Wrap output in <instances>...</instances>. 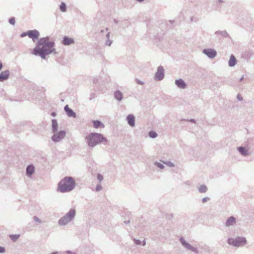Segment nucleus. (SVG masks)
Wrapping results in <instances>:
<instances>
[{"instance_id": "nucleus-28", "label": "nucleus", "mask_w": 254, "mask_h": 254, "mask_svg": "<svg viewBox=\"0 0 254 254\" xmlns=\"http://www.w3.org/2000/svg\"><path fill=\"white\" fill-rule=\"evenodd\" d=\"M10 237L11 238V239L13 241H15L17 240V239L19 237V235H11L10 236Z\"/></svg>"}, {"instance_id": "nucleus-2", "label": "nucleus", "mask_w": 254, "mask_h": 254, "mask_svg": "<svg viewBox=\"0 0 254 254\" xmlns=\"http://www.w3.org/2000/svg\"><path fill=\"white\" fill-rule=\"evenodd\" d=\"M76 187L74 179L71 177H65L58 183L57 190L64 193L72 191Z\"/></svg>"}, {"instance_id": "nucleus-18", "label": "nucleus", "mask_w": 254, "mask_h": 254, "mask_svg": "<svg viewBox=\"0 0 254 254\" xmlns=\"http://www.w3.org/2000/svg\"><path fill=\"white\" fill-rule=\"evenodd\" d=\"M93 124L94 127L96 128H99V127H101V128L104 127V124L99 121H93Z\"/></svg>"}, {"instance_id": "nucleus-40", "label": "nucleus", "mask_w": 254, "mask_h": 254, "mask_svg": "<svg viewBox=\"0 0 254 254\" xmlns=\"http://www.w3.org/2000/svg\"><path fill=\"white\" fill-rule=\"evenodd\" d=\"M146 245V242L145 241H143V243H142V245L143 246H145Z\"/></svg>"}, {"instance_id": "nucleus-5", "label": "nucleus", "mask_w": 254, "mask_h": 254, "mask_svg": "<svg viewBox=\"0 0 254 254\" xmlns=\"http://www.w3.org/2000/svg\"><path fill=\"white\" fill-rule=\"evenodd\" d=\"M227 242L230 245L239 247L245 245L247 243V240L244 237H238L235 239L228 238Z\"/></svg>"}, {"instance_id": "nucleus-44", "label": "nucleus", "mask_w": 254, "mask_h": 254, "mask_svg": "<svg viewBox=\"0 0 254 254\" xmlns=\"http://www.w3.org/2000/svg\"><path fill=\"white\" fill-rule=\"evenodd\" d=\"M137 1H143V0H137Z\"/></svg>"}, {"instance_id": "nucleus-42", "label": "nucleus", "mask_w": 254, "mask_h": 254, "mask_svg": "<svg viewBox=\"0 0 254 254\" xmlns=\"http://www.w3.org/2000/svg\"><path fill=\"white\" fill-rule=\"evenodd\" d=\"M237 97H238V98L239 100H241V99H242V98H240V95H238Z\"/></svg>"}, {"instance_id": "nucleus-3", "label": "nucleus", "mask_w": 254, "mask_h": 254, "mask_svg": "<svg viewBox=\"0 0 254 254\" xmlns=\"http://www.w3.org/2000/svg\"><path fill=\"white\" fill-rule=\"evenodd\" d=\"M86 139L88 145L91 147L104 141H106V139L101 134L96 133L89 134L86 137Z\"/></svg>"}, {"instance_id": "nucleus-37", "label": "nucleus", "mask_w": 254, "mask_h": 254, "mask_svg": "<svg viewBox=\"0 0 254 254\" xmlns=\"http://www.w3.org/2000/svg\"><path fill=\"white\" fill-rule=\"evenodd\" d=\"M27 36V32L26 33H22L21 35V37H24V36Z\"/></svg>"}, {"instance_id": "nucleus-4", "label": "nucleus", "mask_w": 254, "mask_h": 254, "mask_svg": "<svg viewBox=\"0 0 254 254\" xmlns=\"http://www.w3.org/2000/svg\"><path fill=\"white\" fill-rule=\"evenodd\" d=\"M76 214L75 209H70L69 211L64 216L62 217L58 221V224L60 226H65L70 222L74 218Z\"/></svg>"}, {"instance_id": "nucleus-21", "label": "nucleus", "mask_w": 254, "mask_h": 254, "mask_svg": "<svg viewBox=\"0 0 254 254\" xmlns=\"http://www.w3.org/2000/svg\"><path fill=\"white\" fill-rule=\"evenodd\" d=\"M58 125L56 120H52V128L54 132H56L58 130Z\"/></svg>"}, {"instance_id": "nucleus-39", "label": "nucleus", "mask_w": 254, "mask_h": 254, "mask_svg": "<svg viewBox=\"0 0 254 254\" xmlns=\"http://www.w3.org/2000/svg\"><path fill=\"white\" fill-rule=\"evenodd\" d=\"M2 67V64L1 62H0V70L1 69Z\"/></svg>"}, {"instance_id": "nucleus-35", "label": "nucleus", "mask_w": 254, "mask_h": 254, "mask_svg": "<svg viewBox=\"0 0 254 254\" xmlns=\"http://www.w3.org/2000/svg\"><path fill=\"white\" fill-rule=\"evenodd\" d=\"M5 252V249L4 247L0 246V254L4 253Z\"/></svg>"}, {"instance_id": "nucleus-15", "label": "nucleus", "mask_w": 254, "mask_h": 254, "mask_svg": "<svg viewBox=\"0 0 254 254\" xmlns=\"http://www.w3.org/2000/svg\"><path fill=\"white\" fill-rule=\"evenodd\" d=\"M64 110L69 117H75V113L68 107V105L65 106Z\"/></svg>"}, {"instance_id": "nucleus-22", "label": "nucleus", "mask_w": 254, "mask_h": 254, "mask_svg": "<svg viewBox=\"0 0 254 254\" xmlns=\"http://www.w3.org/2000/svg\"><path fill=\"white\" fill-rule=\"evenodd\" d=\"M239 151L243 155H247L248 154V150L243 147H240L238 148Z\"/></svg>"}, {"instance_id": "nucleus-17", "label": "nucleus", "mask_w": 254, "mask_h": 254, "mask_svg": "<svg viewBox=\"0 0 254 254\" xmlns=\"http://www.w3.org/2000/svg\"><path fill=\"white\" fill-rule=\"evenodd\" d=\"M175 83L181 88H185L186 87V84L182 79L176 80Z\"/></svg>"}, {"instance_id": "nucleus-29", "label": "nucleus", "mask_w": 254, "mask_h": 254, "mask_svg": "<svg viewBox=\"0 0 254 254\" xmlns=\"http://www.w3.org/2000/svg\"><path fill=\"white\" fill-rule=\"evenodd\" d=\"M149 135L150 137L154 138L157 136V133L155 131H150L149 133Z\"/></svg>"}, {"instance_id": "nucleus-14", "label": "nucleus", "mask_w": 254, "mask_h": 254, "mask_svg": "<svg viewBox=\"0 0 254 254\" xmlns=\"http://www.w3.org/2000/svg\"><path fill=\"white\" fill-rule=\"evenodd\" d=\"M73 39L66 36L64 37L63 43L64 45H69L74 43Z\"/></svg>"}, {"instance_id": "nucleus-12", "label": "nucleus", "mask_w": 254, "mask_h": 254, "mask_svg": "<svg viewBox=\"0 0 254 254\" xmlns=\"http://www.w3.org/2000/svg\"><path fill=\"white\" fill-rule=\"evenodd\" d=\"M35 171V167L33 165H28L26 170V174L28 177H31Z\"/></svg>"}, {"instance_id": "nucleus-13", "label": "nucleus", "mask_w": 254, "mask_h": 254, "mask_svg": "<svg viewBox=\"0 0 254 254\" xmlns=\"http://www.w3.org/2000/svg\"><path fill=\"white\" fill-rule=\"evenodd\" d=\"M9 75V72L8 70H5L1 72L0 73V81H2L8 79Z\"/></svg>"}, {"instance_id": "nucleus-8", "label": "nucleus", "mask_w": 254, "mask_h": 254, "mask_svg": "<svg viewBox=\"0 0 254 254\" xmlns=\"http://www.w3.org/2000/svg\"><path fill=\"white\" fill-rule=\"evenodd\" d=\"M27 36L32 39V40L34 41L36 39H37L39 36V33L36 30H29L27 32Z\"/></svg>"}, {"instance_id": "nucleus-23", "label": "nucleus", "mask_w": 254, "mask_h": 254, "mask_svg": "<svg viewBox=\"0 0 254 254\" xmlns=\"http://www.w3.org/2000/svg\"><path fill=\"white\" fill-rule=\"evenodd\" d=\"M115 97L117 100L120 101L123 98L122 93L120 91H116L115 93Z\"/></svg>"}, {"instance_id": "nucleus-19", "label": "nucleus", "mask_w": 254, "mask_h": 254, "mask_svg": "<svg viewBox=\"0 0 254 254\" xmlns=\"http://www.w3.org/2000/svg\"><path fill=\"white\" fill-rule=\"evenodd\" d=\"M198 190L200 193H205L207 191L208 188L205 185H201L198 187Z\"/></svg>"}, {"instance_id": "nucleus-6", "label": "nucleus", "mask_w": 254, "mask_h": 254, "mask_svg": "<svg viewBox=\"0 0 254 254\" xmlns=\"http://www.w3.org/2000/svg\"><path fill=\"white\" fill-rule=\"evenodd\" d=\"M180 241L182 244V245L187 250L190 251L196 254H198V251L197 248L194 247L190 245L189 243H188L183 237H181L180 238Z\"/></svg>"}, {"instance_id": "nucleus-31", "label": "nucleus", "mask_w": 254, "mask_h": 254, "mask_svg": "<svg viewBox=\"0 0 254 254\" xmlns=\"http://www.w3.org/2000/svg\"><path fill=\"white\" fill-rule=\"evenodd\" d=\"M97 179L100 181V182H101L103 180V176L100 174H98Z\"/></svg>"}, {"instance_id": "nucleus-27", "label": "nucleus", "mask_w": 254, "mask_h": 254, "mask_svg": "<svg viewBox=\"0 0 254 254\" xmlns=\"http://www.w3.org/2000/svg\"><path fill=\"white\" fill-rule=\"evenodd\" d=\"M33 220L35 222L38 223L39 224H41L42 223V220L36 216L33 217Z\"/></svg>"}, {"instance_id": "nucleus-30", "label": "nucleus", "mask_w": 254, "mask_h": 254, "mask_svg": "<svg viewBox=\"0 0 254 254\" xmlns=\"http://www.w3.org/2000/svg\"><path fill=\"white\" fill-rule=\"evenodd\" d=\"M102 189H103L102 186H101V185L100 184H99L96 186L95 190H96V191H99L101 190H102Z\"/></svg>"}, {"instance_id": "nucleus-9", "label": "nucleus", "mask_w": 254, "mask_h": 254, "mask_svg": "<svg viewBox=\"0 0 254 254\" xmlns=\"http://www.w3.org/2000/svg\"><path fill=\"white\" fill-rule=\"evenodd\" d=\"M236 223V219L234 216L228 218L225 222V226L227 227L234 226Z\"/></svg>"}, {"instance_id": "nucleus-34", "label": "nucleus", "mask_w": 254, "mask_h": 254, "mask_svg": "<svg viewBox=\"0 0 254 254\" xmlns=\"http://www.w3.org/2000/svg\"><path fill=\"white\" fill-rule=\"evenodd\" d=\"M210 199V198L208 197H205L202 199V203H205L206 201L209 200Z\"/></svg>"}, {"instance_id": "nucleus-32", "label": "nucleus", "mask_w": 254, "mask_h": 254, "mask_svg": "<svg viewBox=\"0 0 254 254\" xmlns=\"http://www.w3.org/2000/svg\"><path fill=\"white\" fill-rule=\"evenodd\" d=\"M9 22L11 24L14 25L15 22V18H14V17H12V18H11L9 20Z\"/></svg>"}, {"instance_id": "nucleus-38", "label": "nucleus", "mask_w": 254, "mask_h": 254, "mask_svg": "<svg viewBox=\"0 0 254 254\" xmlns=\"http://www.w3.org/2000/svg\"><path fill=\"white\" fill-rule=\"evenodd\" d=\"M130 223V221L129 220H127V221H124V223L126 224H128Z\"/></svg>"}, {"instance_id": "nucleus-24", "label": "nucleus", "mask_w": 254, "mask_h": 254, "mask_svg": "<svg viewBox=\"0 0 254 254\" xmlns=\"http://www.w3.org/2000/svg\"><path fill=\"white\" fill-rule=\"evenodd\" d=\"M60 9L62 11L64 12L66 10V5L64 2H62L60 5Z\"/></svg>"}, {"instance_id": "nucleus-7", "label": "nucleus", "mask_w": 254, "mask_h": 254, "mask_svg": "<svg viewBox=\"0 0 254 254\" xmlns=\"http://www.w3.org/2000/svg\"><path fill=\"white\" fill-rule=\"evenodd\" d=\"M65 135L64 131H60V132L54 133L52 136V139L56 142L60 141L62 139L64 138Z\"/></svg>"}, {"instance_id": "nucleus-36", "label": "nucleus", "mask_w": 254, "mask_h": 254, "mask_svg": "<svg viewBox=\"0 0 254 254\" xmlns=\"http://www.w3.org/2000/svg\"><path fill=\"white\" fill-rule=\"evenodd\" d=\"M66 253L68 254H76L75 253H74L71 251H67Z\"/></svg>"}, {"instance_id": "nucleus-33", "label": "nucleus", "mask_w": 254, "mask_h": 254, "mask_svg": "<svg viewBox=\"0 0 254 254\" xmlns=\"http://www.w3.org/2000/svg\"><path fill=\"white\" fill-rule=\"evenodd\" d=\"M133 241H134V243H135L136 245H140L141 244V241H140L139 240L133 239Z\"/></svg>"}, {"instance_id": "nucleus-43", "label": "nucleus", "mask_w": 254, "mask_h": 254, "mask_svg": "<svg viewBox=\"0 0 254 254\" xmlns=\"http://www.w3.org/2000/svg\"><path fill=\"white\" fill-rule=\"evenodd\" d=\"M52 115L53 116H56V113H53L52 114Z\"/></svg>"}, {"instance_id": "nucleus-1", "label": "nucleus", "mask_w": 254, "mask_h": 254, "mask_svg": "<svg viewBox=\"0 0 254 254\" xmlns=\"http://www.w3.org/2000/svg\"><path fill=\"white\" fill-rule=\"evenodd\" d=\"M54 43L50 40L49 37L41 38L35 48L32 50V54L39 55L42 58L45 59L46 56L52 53H56L54 48Z\"/></svg>"}, {"instance_id": "nucleus-11", "label": "nucleus", "mask_w": 254, "mask_h": 254, "mask_svg": "<svg viewBox=\"0 0 254 254\" xmlns=\"http://www.w3.org/2000/svg\"><path fill=\"white\" fill-rule=\"evenodd\" d=\"M203 53L211 58H214L216 55L215 51L212 49L204 50Z\"/></svg>"}, {"instance_id": "nucleus-25", "label": "nucleus", "mask_w": 254, "mask_h": 254, "mask_svg": "<svg viewBox=\"0 0 254 254\" xmlns=\"http://www.w3.org/2000/svg\"><path fill=\"white\" fill-rule=\"evenodd\" d=\"M154 165L157 166L158 168H159L160 169H162L164 168V165H163V163H160V162H155L154 163Z\"/></svg>"}, {"instance_id": "nucleus-41", "label": "nucleus", "mask_w": 254, "mask_h": 254, "mask_svg": "<svg viewBox=\"0 0 254 254\" xmlns=\"http://www.w3.org/2000/svg\"><path fill=\"white\" fill-rule=\"evenodd\" d=\"M58 253H59V252H53V253H51L50 254H58Z\"/></svg>"}, {"instance_id": "nucleus-20", "label": "nucleus", "mask_w": 254, "mask_h": 254, "mask_svg": "<svg viewBox=\"0 0 254 254\" xmlns=\"http://www.w3.org/2000/svg\"><path fill=\"white\" fill-rule=\"evenodd\" d=\"M236 64V60L233 55H231L229 61V65L231 66H234Z\"/></svg>"}, {"instance_id": "nucleus-16", "label": "nucleus", "mask_w": 254, "mask_h": 254, "mask_svg": "<svg viewBox=\"0 0 254 254\" xmlns=\"http://www.w3.org/2000/svg\"><path fill=\"white\" fill-rule=\"evenodd\" d=\"M127 120L128 124L130 126H131V127L134 126L135 120H134V117L133 115H128L127 117Z\"/></svg>"}, {"instance_id": "nucleus-26", "label": "nucleus", "mask_w": 254, "mask_h": 254, "mask_svg": "<svg viewBox=\"0 0 254 254\" xmlns=\"http://www.w3.org/2000/svg\"><path fill=\"white\" fill-rule=\"evenodd\" d=\"M163 163L167 165L169 167H174V164L173 163L171 162L170 161L163 162Z\"/></svg>"}, {"instance_id": "nucleus-10", "label": "nucleus", "mask_w": 254, "mask_h": 254, "mask_svg": "<svg viewBox=\"0 0 254 254\" xmlns=\"http://www.w3.org/2000/svg\"><path fill=\"white\" fill-rule=\"evenodd\" d=\"M164 75V69L163 67H159L155 74V78L158 80H160L163 78Z\"/></svg>"}]
</instances>
